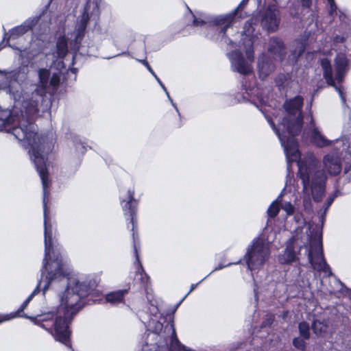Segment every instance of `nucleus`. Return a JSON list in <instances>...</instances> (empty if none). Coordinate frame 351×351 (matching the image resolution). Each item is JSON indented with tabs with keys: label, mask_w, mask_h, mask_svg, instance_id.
<instances>
[{
	"label": "nucleus",
	"mask_w": 351,
	"mask_h": 351,
	"mask_svg": "<svg viewBox=\"0 0 351 351\" xmlns=\"http://www.w3.org/2000/svg\"><path fill=\"white\" fill-rule=\"evenodd\" d=\"M48 195H43V201L45 258L41 278L15 314L29 319L50 333L56 341L71 348L69 323L84 306V299L94 291L95 283L88 285L75 278L66 277L65 262L54 250L51 225L47 216Z\"/></svg>",
	"instance_id": "obj_1"
},
{
	"label": "nucleus",
	"mask_w": 351,
	"mask_h": 351,
	"mask_svg": "<svg viewBox=\"0 0 351 351\" xmlns=\"http://www.w3.org/2000/svg\"><path fill=\"white\" fill-rule=\"evenodd\" d=\"M40 86H33L34 92L17 93L14 84H10L5 76H0V88L5 90L14 99L12 110L0 106V131L11 133L29 154L38 171L43 184V195H47L49 186L46 156L52 149V143L45 138H40L36 133V126L33 123L34 117L38 112V106L44 100L47 88H56L60 81V72L51 73L47 69L38 71Z\"/></svg>",
	"instance_id": "obj_2"
},
{
	"label": "nucleus",
	"mask_w": 351,
	"mask_h": 351,
	"mask_svg": "<svg viewBox=\"0 0 351 351\" xmlns=\"http://www.w3.org/2000/svg\"><path fill=\"white\" fill-rule=\"evenodd\" d=\"M303 99L297 96L287 101L284 107L286 114L278 128L273 120L267 117V121L274 130L284 149L287 162V180L291 176V163L297 162L300 177L303 186V205L307 211L311 210V198L315 202L322 200L325 193L327 176L324 171L317 169L318 160L312 153H307L302 160L298 145L294 138L302 128V117L301 108ZM287 184V182H286Z\"/></svg>",
	"instance_id": "obj_3"
},
{
	"label": "nucleus",
	"mask_w": 351,
	"mask_h": 351,
	"mask_svg": "<svg viewBox=\"0 0 351 351\" xmlns=\"http://www.w3.org/2000/svg\"><path fill=\"white\" fill-rule=\"evenodd\" d=\"M248 0H242L237 8L231 13L216 16H208L206 14H201L199 17L194 16L193 25L197 27H203L206 29L208 28L215 32L216 38L211 36V38L220 40L227 45L232 47L239 46L243 47L245 56L238 50H234L227 54L233 71L238 72L241 75H249L253 72L252 63L254 59L253 43L255 38L254 26L256 25L257 19H251L247 21L243 27V31L241 33L237 32L231 34L234 27H236L237 21L241 17L239 12L241 10Z\"/></svg>",
	"instance_id": "obj_4"
},
{
	"label": "nucleus",
	"mask_w": 351,
	"mask_h": 351,
	"mask_svg": "<svg viewBox=\"0 0 351 351\" xmlns=\"http://www.w3.org/2000/svg\"><path fill=\"white\" fill-rule=\"evenodd\" d=\"M145 326L147 334L142 351H192L177 339L171 317L168 319L161 313H151Z\"/></svg>",
	"instance_id": "obj_5"
},
{
	"label": "nucleus",
	"mask_w": 351,
	"mask_h": 351,
	"mask_svg": "<svg viewBox=\"0 0 351 351\" xmlns=\"http://www.w3.org/2000/svg\"><path fill=\"white\" fill-rule=\"evenodd\" d=\"M335 73L333 75L330 61L327 58L321 60L324 77L328 85L334 86L338 92L342 103H346V97L341 86L335 85V82L341 83L348 70V60L344 54H338L335 60Z\"/></svg>",
	"instance_id": "obj_6"
},
{
	"label": "nucleus",
	"mask_w": 351,
	"mask_h": 351,
	"mask_svg": "<svg viewBox=\"0 0 351 351\" xmlns=\"http://www.w3.org/2000/svg\"><path fill=\"white\" fill-rule=\"evenodd\" d=\"M134 190L133 188L129 189L125 194V197L123 196V195H121V203L122 205L123 210L124 211V213L125 215H128L130 217V223L132 226V237H133V242H134V254L136 256V262L138 264V271L136 276L138 275L141 276V279L143 281V283L147 282V281L149 279V277L147 276L146 274L143 272V269L142 268L141 265L140 264V261L138 258V250H137V238L135 234L134 228L136 225V221L135 220V216L136 213V206H137V202L134 199Z\"/></svg>",
	"instance_id": "obj_7"
},
{
	"label": "nucleus",
	"mask_w": 351,
	"mask_h": 351,
	"mask_svg": "<svg viewBox=\"0 0 351 351\" xmlns=\"http://www.w3.org/2000/svg\"><path fill=\"white\" fill-rule=\"evenodd\" d=\"M270 255L269 241L263 237H258L247 248L245 255L248 269L251 271L260 269L268 260Z\"/></svg>",
	"instance_id": "obj_8"
},
{
	"label": "nucleus",
	"mask_w": 351,
	"mask_h": 351,
	"mask_svg": "<svg viewBox=\"0 0 351 351\" xmlns=\"http://www.w3.org/2000/svg\"><path fill=\"white\" fill-rule=\"evenodd\" d=\"M308 258L314 270L324 273L326 276H330L332 274L323 255L321 234H317L313 239H311L308 250Z\"/></svg>",
	"instance_id": "obj_9"
},
{
	"label": "nucleus",
	"mask_w": 351,
	"mask_h": 351,
	"mask_svg": "<svg viewBox=\"0 0 351 351\" xmlns=\"http://www.w3.org/2000/svg\"><path fill=\"white\" fill-rule=\"evenodd\" d=\"M309 119L310 123L304 130V135L309 136L310 142L312 144L318 147H324L333 145L335 149H339L340 147H342V152L345 149L349 148V142L346 138L336 139L335 141L328 140L315 126L311 115L309 117Z\"/></svg>",
	"instance_id": "obj_10"
},
{
	"label": "nucleus",
	"mask_w": 351,
	"mask_h": 351,
	"mask_svg": "<svg viewBox=\"0 0 351 351\" xmlns=\"http://www.w3.org/2000/svg\"><path fill=\"white\" fill-rule=\"evenodd\" d=\"M38 19L39 17L38 16L29 18L21 25L12 28L8 34L5 33L3 40L0 43V49L8 45L9 47L17 49L20 52L25 51V47H16L10 43V42L19 38L23 34L30 31L38 23Z\"/></svg>",
	"instance_id": "obj_11"
},
{
	"label": "nucleus",
	"mask_w": 351,
	"mask_h": 351,
	"mask_svg": "<svg viewBox=\"0 0 351 351\" xmlns=\"http://www.w3.org/2000/svg\"><path fill=\"white\" fill-rule=\"evenodd\" d=\"M341 157L347 160L351 159V147L350 146L348 149H345L343 152L342 147H340L339 149H335L334 154H328L324 157V168L330 176H336L340 173L341 170Z\"/></svg>",
	"instance_id": "obj_12"
},
{
	"label": "nucleus",
	"mask_w": 351,
	"mask_h": 351,
	"mask_svg": "<svg viewBox=\"0 0 351 351\" xmlns=\"http://www.w3.org/2000/svg\"><path fill=\"white\" fill-rule=\"evenodd\" d=\"M279 11L275 5H269L261 16V25L268 33L278 30L280 23Z\"/></svg>",
	"instance_id": "obj_13"
},
{
	"label": "nucleus",
	"mask_w": 351,
	"mask_h": 351,
	"mask_svg": "<svg viewBox=\"0 0 351 351\" xmlns=\"http://www.w3.org/2000/svg\"><path fill=\"white\" fill-rule=\"evenodd\" d=\"M5 76L6 80L10 82V84H14L15 90L17 93H24V92H29L32 93L34 92V90H31L32 87L34 85L30 86L29 88L27 87L25 84H23L21 82L22 80V78H25V76L21 77L19 76V73L15 71H1L0 70V76ZM40 86V84L38 85ZM2 90L1 88H0Z\"/></svg>",
	"instance_id": "obj_14"
},
{
	"label": "nucleus",
	"mask_w": 351,
	"mask_h": 351,
	"mask_svg": "<svg viewBox=\"0 0 351 351\" xmlns=\"http://www.w3.org/2000/svg\"><path fill=\"white\" fill-rule=\"evenodd\" d=\"M276 66L265 53H262L257 59V72L261 79L265 80L275 70Z\"/></svg>",
	"instance_id": "obj_15"
},
{
	"label": "nucleus",
	"mask_w": 351,
	"mask_h": 351,
	"mask_svg": "<svg viewBox=\"0 0 351 351\" xmlns=\"http://www.w3.org/2000/svg\"><path fill=\"white\" fill-rule=\"evenodd\" d=\"M268 52L276 60L281 61L285 55V49L282 42L278 38H271L268 43Z\"/></svg>",
	"instance_id": "obj_16"
},
{
	"label": "nucleus",
	"mask_w": 351,
	"mask_h": 351,
	"mask_svg": "<svg viewBox=\"0 0 351 351\" xmlns=\"http://www.w3.org/2000/svg\"><path fill=\"white\" fill-rule=\"evenodd\" d=\"M278 260L281 264H290L298 260V254L295 250L294 242L292 239L287 242L285 250L279 254Z\"/></svg>",
	"instance_id": "obj_17"
},
{
	"label": "nucleus",
	"mask_w": 351,
	"mask_h": 351,
	"mask_svg": "<svg viewBox=\"0 0 351 351\" xmlns=\"http://www.w3.org/2000/svg\"><path fill=\"white\" fill-rule=\"evenodd\" d=\"M68 53V42L65 36H60L56 43V56L63 58Z\"/></svg>",
	"instance_id": "obj_18"
},
{
	"label": "nucleus",
	"mask_w": 351,
	"mask_h": 351,
	"mask_svg": "<svg viewBox=\"0 0 351 351\" xmlns=\"http://www.w3.org/2000/svg\"><path fill=\"white\" fill-rule=\"evenodd\" d=\"M127 293V290H119L108 293L106 295L107 302L112 304H117L123 301V297Z\"/></svg>",
	"instance_id": "obj_19"
},
{
	"label": "nucleus",
	"mask_w": 351,
	"mask_h": 351,
	"mask_svg": "<svg viewBox=\"0 0 351 351\" xmlns=\"http://www.w3.org/2000/svg\"><path fill=\"white\" fill-rule=\"evenodd\" d=\"M282 192L278 197L270 204L267 209V215L269 217L274 218L277 216L280 211V203L282 202Z\"/></svg>",
	"instance_id": "obj_20"
},
{
	"label": "nucleus",
	"mask_w": 351,
	"mask_h": 351,
	"mask_svg": "<svg viewBox=\"0 0 351 351\" xmlns=\"http://www.w3.org/2000/svg\"><path fill=\"white\" fill-rule=\"evenodd\" d=\"M328 328V324L326 320H315L312 324V329L313 332L318 336L324 335V333L327 331Z\"/></svg>",
	"instance_id": "obj_21"
},
{
	"label": "nucleus",
	"mask_w": 351,
	"mask_h": 351,
	"mask_svg": "<svg viewBox=\"0 0 351 351\" xmlns=\"http://www.w3.org/2000/svg\"><path fill=\"white\" fill-rule=\"evenodd\" d=\"M305 50V45L302 43H297V46L294 51L293 52L292 56L290 57V60L291 62H296L298 58L302 54V53Z\"/></svg>",
	"instance_id": "obj_22"
},
{
	"label": "nucleus",
	"mask_w": 351,
	"mask_h": 351,
	"mask_svg": "<svg viewBox=\"0 0 351 351\" xmlns=\"http://www.w3.org/2000/svg\"><path fill=\"white\" fill-rule=\"evenodd\" d=\"M309 325L306 322H303L299 324L300 334L304 339H308L309 338Z\"/></svg>",
	"instance_id": "obj_23"
},
{
	"label": "nucleus",
	"mask_w": 351,
	"mask_h": 351,
	"mask_svg": "<svg viewBox=\"0 0 351 351\" xmlns=\"http://www.w3.org/2000/svg\"><path fill=\"white\" fill-rule=\"evenodd\" d=\"M281 208L286 213L287 216H291L294 214L295 207L289 202L282 200L280 203Z\"/></svg>",
	"instance_id": "obj_24"
},
{
	"label": "nucleus",
	"mask_w": 351,
	"mask_h": 351,
	"mask_svg": "<svg viewBox=\"0 0 351 351\" xmlns=\"http://www.w3.org/2000/svg\"><path fill=\"white\" fill-rule=\"evenodd\" d=\"M155 79L156 80V81L158 82V83L160 84V86L162 87V88L163 89V90L165 92L168 99H169L170 102L171 103L172 106L174 107V108L176 109V112L178 113L179 115L180 114V112H179V110L177 108V106L176 104L173 102V101L172 100V99L171 98L170 95H169V93H168L166 87L165 86V85L163 84V83L161 82V80L159 79V77L158 76H156L155 77Z\"/></svg>",
	"instance_id": "obj_25"
},
{
	"label": "nucleus",
	"mask_w": 351,
	"mask_h": 351,
	"mask_svg": "<svg viewBox=\"0 0 351 351\" xmlns=\"http://www.w3.org/2000/svg\"><path fill=\"white\" fill-rule=\"evenodd\" d=\"M328 4L329 5V10L328 13L330 16H333L337 12V5L335 4V2L334 0H327Z\"/></svg>",
	"instance_id": "obj_26"
},
{
	"label": "nucleus",
	"mask_w": 351,
	"mask_h": 351,
	"mask_svg": "<svg viewBox=\"0 0 351 351\" xmlns=\"http://www.w3.org/2000/svg\"><path fill=\"white\" fill-rule=\"evenodd\" d=\"M274 320V316L272 314H267L263 322L261 327H267V326L271 325Z\"/></svg>",
	"instance_id": "obj_27"
},
{
	"label": "nucleus",
	"mask_w": 351,
	"mask_h": 351,
	"mask_svg": "<svg viewBox=\"0 0 351 351\" xmlns=\"http://www.w3.org/2000/svg\"><path fill=\"white\" fill-rule=\"evenodd\" d=\"M336 197H337V193H335L328 198V199L325 204V206H324V210L323 212L324 215H325L328 209L329 208V207L330 206V205L332 204V203L333 202V201L335 200Z\"/></svg>",
	"instance_id": "obj_28"
},
{
	"label": "nucleus",
	"mask_w": 351,
	"mask_h": 351,
	"mask_svg": "<svg viewBox=\"0 0 351 351\" xmlns=\"http://www.w3.org/2000/svg\"><path fill=\"white\" fill-rule=\"evenodd\" d=\"M293 346L298 349H303L305 346V342L300 338H295L293 341Z\"/></svg>",
	"instance_id": "obj_29"
},
{
	"label": "nucleus",
	"mask_w": 351,
	"mask_h": 351,
	"mask_svg": "<svg viewBox=\"0 0 351 351\" xmlns=\"http://www.w3.org/2000/svg\"><path fill=\"white\" fill-rule=\"evenodd\" d=\"M286 80V76L284 75H280L277 77L276 80V83L278 86H282L284 84L285 81Z\"/></svg>",
	"instance_id": "obj_30"
},
{
	"label": "nucleus",
	"mask_w": 351,
	"mask_h": 351,
	"mask_svg": "<svg viewBox=\"0 0 351 351\" xmlns=\"http://www.w3.org/2000/svg\"><path fill=\"white\" fill-rule=\"evenodd\" d=\"M75 147L77 152H80L81 154H84L85 152L86 148L84 146L83 144L81 143H77L75 145Z\"/></svg>",
	"instance_id": "obj_31"
},
{
	"label": "nucleus",
	"mask_w": 351,
	"mask_h": 351,
	"mask_svg": "<svg viewBox=\"0 0 351 351\" xmlns=\"http://www.w3.org/2000/svg\"><path fill=\"white\" fill-rule=\"evenodd\" d=\"M301 3L303 8H308L311 5V0H302Z\"/></svg>",
	"instance_id": "obj_32"
},
{
	"label": "nucleus",
	"mask_w": 351,
	"mask_h": 351,
	"mask_svg": "<svg viewBox=\"0 0 351 351\" xmlns=\"http://www.w3.org/2000/svg\"><path fill=\"white\" fill-rule=\"evenodd\" d=\"M345 40V38L342 36H336L334 38V41L337 43H343Z\"/></svg>",
	"instance_id": "obj_33"
},
{
	"label": "nucleus",
	"mask_w": 351,
	"mask_h": 351,
	"mask_svg": "<svg viewBox=\"0 0 351 351\" xmlns=\"http://www.w3.org/2000/svg\"><path fill=\"white\" fill-rule=\"evenodd\" d=\"M204 280V279L202 280H201L199 283H197V284H192L191 286V288H190V290L187 293V294L184 297V298H186V297L189 294L191 293L196 287L197 286Z\"/></svg>",
	"instance_id": "obj_34"
},
{
	"label": "nucleus",
	"mask_w": 351,
	"mask_h": 351,
	"mask_svg": "<svg viewBox=\"0 0 351 351\" xmlns=\"http://www.w3.org/2000/svg\"><path fill=\"white\" fill-rule=\"evenodd\" d=\"M136 60L141 62L146 68L149 66V63L145 60L136 59Z\"/></svg>",
	"instance_id": "obj_35"
},
{
	"label": "nucleus",
	"mask_w": 351,
	"mask_h": 351,
	"mask_svg": "<svg viewBox=\"0 0 351 351\" xmlns=\"http://www.w3.org/2000/svg\"><path fill=\"white\" fill-rule=\"evenodd\" d=\"M147 70L149 71V73L155 77L156 75V74L155 73V72L154 71V70L152 69V67L150 66V65L147 67Z\"/></svg>",
	"instance_id": "obj_36"
},
{
	"label": "nucleus",
	"mask_w": 351,
	"mask_h": 351,
	"mask_svg": "<svg viewBox=\"0 0 351 351\" xmlns=\"http://www.w3.org/2000/svg\"><path fill=\"white\" fill-rule=\"evenodd\" d=\"M257 95H258V93H257ZM257 97L261 104H265L266 102V101H265V99L260 95H257Z\"/></svg>",
	"instance_id": "obj_37"
},
{
	"label": "nucleus",
	"mask_w": 351,
	"mask_h": 351,
	"mask_svg": "<svg viewBox=\"0 0 351 351\" xmlns=\"http://www.w3.org/2000/svg\"><path fill=\"white\" fill-rule=\"evenodd\" d=\"M295 219L296 220L297 223H299L300 224L301 223H300V221H301V216L299 215H297L295 216Z\"/></svg>",
	"instance_id": "obj_38"
},
{
	"label": "nucleus",
	"mask_w": 351,
	"mask_h": 351,
	"mask_svg": "<svg viewBox=\"0 0 351 351\" xmlns=\"http://www.w3.org/2000/svg\"><path fill=\"white\" fill-rule=\"evenodd\" d=\"M223 267H224V266H223V265H219L217 267H216L215 269H213V270L210 272V274H211V273H213V272H214V271H217V270H219V269H222V268H223Z\"/></svg>",
	"instance_id": "obj_39"
},
{
	"label": "nucleus",
	"mask_w": 351,
	"mask_h": 351,
	"mask_svg": "<svg viewBox=\"0 0 351 351\" xmlns=\"http://www.w3.org/2000/svg\"><path fill=\"white\" fill-rule=\"evenodd\" d=\"M258 90L257 89H254V88H252V89H250V93H247V95H251V94H254Z\"/></svg>",
	"instance_id": "obj_40"
},
{
	"label": "nucleus",
	"mask_w": 351,
	"mask_h": 351,
	"mask_svg": "<svg viewBox=\"0 0 351 351\" xmlns=\"http://www.w3.org/2000/svg\"><path fill=\"white\" fill-rule=\"evenodd\" d=\"M290 14L293 16H296V13H293L292 11H290Z\"/></svg>",
	"instance_id": "obj_41"
},
{
	"label": "nucleus",
	"mask_w": 351,
	"mask_h": 351,
	"mask_svg": "<svg viewBox=\"0 0 351 351\" xmlns=\"http://www.w3.org/2000/svg\"><path fill=\"white\" fill-rule=\"evenodd\" d=\"M71 71H72V72H73V73H75V72H76V69H71Z\"/></svg>",
	"instance_id": "obj_42"
},
{
	"label": "nucleus",
	"mask_w": 351,
	"mask_h": 351,
	"mask_svg": "<svg viewBox=\"0 0 351 351\" xmlns=\"http://www.w3.org/2000/svg\"><path fill=\"white\" fill-rule=\"evenodd\" d=\"M348 171V169L347 167L345 168V173H347Z\"/></svg>",
	"instance_id": "obj_43"
},
{
	"label": "nucleus",
	"mask_w": 351,
	"mask_h": 351,
	"mask_svg": "<svg viewBox=\"0 0 351 351\" xmlns=\"http://www.w3.org/2000/svg\"><path fill=\"white\" fill-rule=\"evenodd\" d=\"M11 317H8L6 319H5V320H7V319H10Z\"/></svg>",
	"instance_id": "obj_44"
},
{
	"label": "nucleus",
	"mask_w": 351,
	"mask_h": 351,
	"mask_svg": "<svg viewBox=\"0 0 351 351\" xmlns=\"http://www.w3.org/2000/svg\"><path fill=\"white\" fill-rule=\"evenodd\" d=\"M274 1H276V3H278V0H274Z\"/></svg>",
	"instance_id": "obj_45"
}]
</instances>
